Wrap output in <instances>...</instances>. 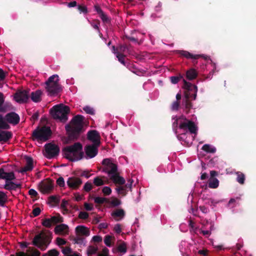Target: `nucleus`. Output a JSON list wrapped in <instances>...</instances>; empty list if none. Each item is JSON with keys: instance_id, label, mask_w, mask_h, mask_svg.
I'll list each match as a JSON object with an SVG mask.
<instances>
[{"instance_id": "obj_60", "label": "nucleus", "mask_w": 256, "mask_h": 256, "mask_svg": "<svg viewBox=\"0 0 256 256\" xmlns=\"http://www.w3.org/2000/svg\"><path fill=\"white\" fill-rule=\"evenodd\" d=\"M134 182V180L132 179H129L128 181V183L124 186V187L127 190V188L131 190L132 184Z\"/></svg>"}, {"instance_id": "obj_26", "label": "nucleus", "mask_w": 256, "mask_h": 256, "mask_svg": "<svg viewBox=\"0 0 256 256\" xmlns=\"http://www.w3.org/2000/svg\"><path fill=\"white\" fill-rule=\"evenodd\" d=\"M110 179L116 184L122 185L125 183L124 178L123 177L120 176L118 172L115 174L112 175L110 177Z\"/></svg>"}, {"instance_id": "obj_58", "label": "nucleus", "mask_w": 256, "mask_h": 256, "mask_svg": "<svg viewBox=\"0 0 256 256\" xmlns=\"http://www.w3.org/2000/svg\"><path fill=\"white\" fill-rule=\"evenodd\" d=\"M180 106V102L178 101H174L172 104V108L174 110H177Z\"/></svg>"}, {"instance_id": "obj_11", "label": "nucleus", "mask_w": 256, "mask_h": 256, "mask_svg": "<svg viewBox=\"0 0 256 256\" xmlns=\"http://www.w3.org/2000/svg\"><path fill=\"white\" fill-rule=\"evenodd\" d=\"M179 128L184 130L188 129L191 134H196L197 127L194 122L186 120L184 122H180Z\"/></svg>"}, {"instance_id": "obj_12", "label": "nucleus", "mask_w": 256, "mask_h": 256, "mask_svg": "<svg viewBox=\"0 0 256 256\" xmlns=\"http://www.w3.org/2000/svg\"><path fill=\"white\" fill-rule=\"evenodd\" d=\"M99 146L94 144L86 146L84 147V151L86 154V158L88 159L95 157L98 154Z\"/></svg>"}, {"instance_id": "obj_16", "label": "nucleus", "mask_w": 256, "mask_h": 256, "mask_svg": "<svg viewBox=\"0 0 256 256\" xmlns=\"http://www.w3.org/2000/svg\"><path fill=\"white\" fill-rule=\"evenodd\" d=\"M176 53L180 55V56L186 58L188 59H193L196 60L200 57H202V55L200 54H193L190 52L184 50H176Z\"/></svg>"}, {"instance_id": "obj_46", "label": "nucleus", "mask_w": 256, "mask_h": 256, "mask_svg": "<svg viewBox=\"0 0 256 256\" xmlns=\"http://www.w3.org/2000/svg\"><path fill=\"white\" fill-rule=\"evenodd\" d=\"M50 202L54 203L56 204H58L60 202V199L55 196H51L48 198Z\"/></svg>"}, {"instance_id": "obj_56", "label": "nucleus", "mask_w": 256, "mask_h": 256, "mask_svg": "<svg viewBox=\"0 0 256 256\" xmlns=\"http://www.w3.org/2000/svg\"><path fill=\"white\" fill-rule=\"evenodd\" d=\"M41 210L40 208L36 207L34 208L32 212L34 217L37 216L40 214Z\"/></svg>"}, {"instance_id": "obj_54", "label": "nucleus", "mask_w": 256, "mask_h": 256, "mask_svg": "<svg viewBox=\"0 0 256 256\" xmlns=\"http://www.w3.org/2000/svg\"><path fill=\"white\" fill-rule=\"evenodd\" d=\"M56 184L58 186H59L60 187H63L64 186L65 183L64 179L62 177H60L57 180H56Z\"/></svg>"}, {"instance_id": "obj_28", "label": "nucleus", "mask_w": 256, "mask_h": 256, "mask_svg": "<svg viewBox=\"0 0 256 256\" xmlns=\"http://www.w3.org/2000/svg\"><path fill=\"white\" fill-rule=\"evenodd\" d=\"M198 76V72L194 68H190L186 72V78L190 80L195 79Z\"/></svg>"}, {"instance_id": "obj_7", "label": "nucleus", "mask_w": 256, "mask_h": 256, "mask_svg": "<svg viewBox=\"0 0 256 256\" xmlns=\"http://www.w3.org/2000/svg\"><path fill=\"white\" fill-rule=\"evenodd\" d=\"M52 134V130L50 127L43 126L38 127L32 133V139L38 141H46Z\"/></svg>"}, {"instance_id": "obj_17", "label": "nucleus", "mask_w": 256, "mask_h": 256, "mask_svg": "<svg viewBox=\"0 0 256 256\" xmlns=\"http://www.w3.org/2000/svg\"><path fill=\"white\" fill-rule=\"evenodd\" d=\"M16 178L14 174L12 172H6L3 168H0V180H4L6 182L11 181Z\"/></svg>"}, {"instance_id": "obj_33", "label": "nucleus", "mask_w": 256, "mask_h": 256, "mask_svg": "<svg viewBox=\"0 0 256 256\" xmlns=\"http://www.w3.org/2000/svg\"><path fill=\"white\" fill-rule=\"evenodd\" d=\"M170 82L172 84H178L180 80H182L184 82V76L181 74H179L178 76H172L170 78Z\"/></svg>"}, {"instance_id": "obj_20", "label": "nucleus", "mask_w": 256, "mask_h": 256, "mask_svg": "<svg viewBox=\"0 0 256 256\" xmlns=\"http://www.w3.org/2000/svg\"><path fill=\"white\" fill-rule=\"evenodd\" d=\"M54 188L52 182H41L40 184V189L42 192L49 193Z\"/></svg>"}, {"instance_id": "obj_5", "label": "nucleus", "mask_w": 256, "mask_h": 256, "mask_svg": "<svg viewBox=\"0 0 256 256\" xmlns=\"http://www.w3.org/2000/svg\"><path fill=\"white\" fill-rule=\"evenodd\" d=\"M48 234L43 231L36 235L32 240V244L37 246L41 250H45L51 242L52 239V233L48 232Z\"/></svg>"}, {"instance_id": "obj_15", "label": "nucleus", "mask_w": 256, "mask_h": 256, "mask_svg": "<svg viewBox=\"0 0 256 256\" xmlns=\"http://www.w3.org/2000/svg\"><path fill=\"white\" fill-rule=\"evenodd\" d=\"M5 120L8 123L16 125L20 122V118L19 116L14 112L8 113L5 116Z\"/></svg>"}, {"instance_id": "obj_18", "label": "nucleus", "mask_w": 256, "mask_h": 256, "mask_svg": "<svg viewBox=\"0 0 256 256\" xmlns=\"http://www.w3.org/2000/svg\"><path fill=\"white\" fill-rule=\"evenodd\" d=\"M26 165L22 168V172H24L28 171H31L34 168V161L32 158L28 156H25Z\"/></svg>"}, {"instance_id": "obj_31", "label": "nucleus", "mask_w": 256, "mask_h": 256, "mask_svg": "<svg viewBox=\"0 0 256 256\" xmlns=\"http://www.w3.org/2000/svg\"><path fill=\"white\" fill-rule=\"evenodd\" d=\"M236 174L237 176L236 181L240 184H244L246 180L245 175L240 172H237Z\"/></svg>"}, {"instance_id": "obj_55", "label": "nucleus", "mask_w": 256, "mask_h": 256, "mask_svg": "<svg viewBox=\"0 0 256 256\" xmlns=\"http://www.w3.org/2000/svg\"><path fill=\"white\" fill-rule=\"evenodd\" d=\"M68 204V201L64 199L62 200L60 205L61 208H62L63 210L65 211L66 212H67L68 211L67 208H66V206Z\"/></svg>"}, {"instance_id": "obj_61", "label": "nucleus", "mask_w": 256, "mask_h": 256, "mask_svg": "<svg viewBox=\"0 0 256 256\" xmlns=\"http://www.w3.org/2000/svg\"><path fill=\"white\" fill-rule=\"evenodd\" d=\"M6 72H4L2 68H0V80H3L5 79Z\"/></svg>"}, {"instance_id": "obj_51", "label": "nucleus", "mask_w": 256, "mask_h": 256, "mask_svg": "<svg viewBox=\"0 0 256 256\" xmlns=\"http://www.w3.org/2000/svg\"><path fill=\"white\" fill-rule=\"evenodd\" d=\"M78 9L80 13L86 14L88 12L87 8L84 5H78Z\"/></svg>"}, {"instance_id": "obj_30", "label": "nucleus", "mask_w": 256, "mask_h": 256, "mask_svg": "<svg viewBox=\"0 0 256 256\" xmlns=\"http://www.w3.org/2000/svg\"><path fill=\"white\" fill-rule=\"evenodd\" d=\"M74 174L77 176L85 177L86 178H89L91 176V174L89 173V171L82 170H76Z\"/></svg>"}, {"instance_id": "obj_22", "label": "nucleus", "mask_w": 256, "mask_h": 256, "mask_svg": "<svg viewBox=\"0 0 256 256\" xmlns=\"http://www.w3.org/2000/svg\"><path fill=\"white\" fill-rule=\"evenodd\" d=\"M116 58L118 59V60L124 66H126L128 68L129 70H130V67L132 66V65L131 64L128 60H125V55H124L123 54H120L119 52H118L116 53Z\"/></svg>"}, {"instance_id": "obj_10", "label": "nucleus", "mask_w": 256, "mask_h": 256, "mask_svg": "<svg viewBox=\"0 0 256 256\" xmlns=\"http://www.w3.org/2000/svg\"><path fill=\"white\" fill-rule=\"evenodd\" d=\"M30 90H18L14 94L15 100L20 104L26 102L29 99Z\"/></svg>"}, {"instance_id": "obj_23", "label": "nucleus", "mask_w": 256, "mask_h": 256, "mask_svg": "<svg viewBox=\"0 0 256 256\" xmlns=\"http://www.w3.org/2000/svg\"><path fill=\"white\" fill-rule=\"evenodd\" d=\"M12 134L11 132L1 131L0 132V142H6L12 138Z\"/></svg>"}, {"instance_id": "obj_24", "label": "nucleus", "mask_w": 256, "mask_h": 256, "mask_svg": "<svg viewBox=\"0 0 256 256\" xmlns=\"http://www.w3.org/2000/svg\"><path fill=\"white\" fill-rule=\"evenodd\" d=\"M125 216V212L122 209H117L112 212V216L118 221L122 219Z\"/></svg>"}, {"instance_id": "obj_14", "label": "nucleus", "mask_w": 256, "mask_h": 256, "mask_svg": "<svg viewBox=\"0 0 256 256\" xmlns=\"http://www.w3.org/2000/svg\"><path fill=\"white\" fill-rule=\"evenodd\" d=\"M66 183L70 188L76 190L82 184V180L78 178L72 176L68 178Z\"/></svg>"}, {"instance_id": "obj_3", "label": "nucleus", "mask_w": 256, "mask_h": 256, "mask_svg": "<svg viewBox=\"0 0 256 256\" xmlns=\"http://www.w3.org/2000/svg\"><path fill=\"white\" fill-rule=\"evenodd\" d=\"M183 88L186 90L184 92V106L187 112H189L192 107V104L190 99L192 98L196 100L198 92V88L196 85L192 84L190 82H188L186 80H184Z\"/></svg>"}, {"instance_id": "obj_8", "label": "nucleus", "mask_w": 256, "mask_h": 256, "mask_svg": "<svg viewBox=\"0 0 256 256\" xmlns=\"http://www.w3.org/2000/svg\"><path fill=\"white\" fill-rule=\"evenodd\" d=\"M102 164L104 166L102 171L107 173L110 177L112 175L115 174L118 172L117 165L112 163L110 159H104L102 162Z\"/></svg>"}, {"instance_id": "obj_35", "label": "nucleus", "mask_w": 256, "mask_h": 256, "mask_svg": "<svg viewBox=\"0 0 256 256\" xmlns=\"http://www.w3.org/2000/svg\"><path fill=\"white\" fill-rule=\"evenodd\" d=\"M203 150L208 153H214L216 152V148L214 147H211L210 144H204L202 148Z\"/></svg>"}, {"instance_id": "obj_45", "label": "nucleus", "mask_w": 256, "mask_h": 256, "mask_svg": "<svg viewBox=\"0 0 256 256\" xmlns=\"http://www.w3.org/2000/svg\"><path fill=\"white\" fill-rule=\"evenodd\" d=\"M98 250V248L92 246H89L88 248V255H92L96 253Z\"/></svg>"}, {"instance_id": "obj_53", "label": "nucleus", "mask_w": 256, "mask_h": 256, "mask_svg": "<svg viewBox=\"0 0 256 256\" xmlns=\"http://www.w3.org/2000/svg\"><path fill=\"white\" fill-rule=\"evenodd\" d=\"M102 192L105 196H108L112 192L111 188L108 186H104L102 188Z\"/></svg>"}, {"instance_id": "obj_37", "label": "nucleus", "mask_w": 256, "mask_h": 256, "mask_svg": "<svg viewBox=\"0 0 256 256\" xmlns=\"http://www.w3.org/2000/svg\"><path fill=\"white\" fill-rule=\"evenodd\" d=\"M59 252L56 249L49 250L46 253L44 254L42 256H58Z\"/></svg>"}, {"instance_id": "obj_62", "label": "nucleus", "mask_w": 256, "mask_h": 256, "mask_svg": "<svg viewBox=\"0 0 256 256\" xmlns=\"http://www.w3.org/2000/svg\"><path fill=\"white\" fill-rule=\"evenodd\" d=\"M28 194L32 197H36L38 195L37 192L34 189H30L28 191Z\"/></svg>"}, {"instance_id": "obj_38", "label": "nucleus", "mask_w": 256, "mask_h": 256, "mask_svg": "<svg viewBox=\"0 0 256 256\" xmlns=\"http://www.w3.org/2000/svg\"><path fill=\"white\" fill-rule=\"evenodd\" d=\"M84 236L76 234V236L74 238L73 240L76 244H82L84 243Z\"/></svg>"}, {"instance_id": "obj_64", "label": "nucleus", "mask_w": 256, "mask_h": 256, "mask_svg": "<svg viewBox=\"0 0 256 256\" xmlns=\"http://www.w3.org/2000/svg\"><path fill=\"white\" fill-rule=\"evenodd\" d=\"M108 250L107 248H104L102 250V253L99 254L98 256H108Z\"/></svg>"}, {"instance_id": "obj_9", "label": "nucleus", "mask_w": 256, "mask_h": 256, "mask_svg": "<svg viewBox=\"0 0 256 256\" xmlns=\"http://www.w3.org/2000/svg\"><path fill=\"white\" fill-rule=\"evenodd\" d=\"M45 156L49 159L54 158L58 156L60 152L58 146L50 142L44 145Z\"/></svg>"}, {"instance_id": "obj_32", "label": "nucleus", "mask_w": 256, "mask_h": 256, "mask_svg": "<svg viewBox=\"0 0 256 256\" xmlns=\"http://www.w3.org/2000/svg\"><path fill=\"white\" fill-rule=\"evenodd\" d=\"M8 202V196L6 194L2 191H0V206H4L6 203Z\"/></svg>"}, {"instance_id": "obj_6", "label": "nucleus", "mask_w": 256, "mask_h": 256, "mask_svg": "<svg viewBox=\"0 0 256 256\" xmlns=\"http://www.w3.org/2000/svg\"><path fill=\"white\" fill-rule=\"evenodd\" d=\"M58 76L54 74L46 82V89L50 96H54L60 92L61 88L58 84Z\"/></svg>"}, {"instance_id": "obj_43", "label": "nucleus", "mask_w": 256, "mask_h": 256, "mask_svg": "<svg viewBox=\"0 0 256 256\" xmlns=\"http://www.w3.org/2000/svg\"><path fill=\"white\" fill-rule=\"evenodd\" d=\"M99 16L104 22L107 24L110 22V18L104 12L100 14Z\"/></svg>"}, {"instance_id": "obj_44", "label": "nucleus", "mask_w": 256, "mask_h": 256, "mask_svg": "<svg viewBox=\"0 0 256 256\" xmlns=\"http://www.w3.org/2000/svg\"><path fill=\"white\" fill-rule=\"evenodd\" d=\"M118 192L120 194H122V196H126L128 192L124 186H120L116 188Z\"/></svg>"}, {"instance_id": "obj_42", "label": "nucleus", "mask_w": 256, "mask_h": 256, "mask_svg": "<svg viewBox=\"0 0 256 256\" xmlns=\"http://www.w3.org/2000/svg\"><path fill=\"white\" fill-rule=\"evenodd\" d=\"M42 224L47 228H50L52 226V224L50 218H44L42 220Z\"/></svg>"}, {"instance_id": "obj_36", "label": "nucleus", "mask_w": 256, "mask_h": 256, "mask_svg": "<svg viewBox=\"0 0 256 256\" xmlns=\"http://www.w3.org/2000/svg\"><path fill=\"white\" fill-rule=\"evenodd\" d=\"M10 126L4 121L2 115L0 114V128L7 130L10 128Z\"/></svg>"}, {"instance_id": "obj_29", "label": "nucleus", "mask_w": 256, "mask_h": 256, "mask_svg": "<svg viewBox=\"0 0 256 256\" xmlns=\"http://www.w3.org/2000/svg\"><path fill=\"white\" fill-rule=\"evenodd\" d=\"M208 186L210 188H216L219 186V180L215 178H210L208 180Z\"/></svg>"}, {"instance_id": "obj_57", "label": "nucleus", "mask_w": 256, "mask_h": 256, "mask_svg": "<svg viewBox=\"0 0 256 256\" xmlns=\"http://www.w3.org/2000/svg\"><path fill=\"white\" fill-rule=\"evenodd\" d=\"M121 202L120 200L118 199L115 198L112 200L110 202V204L114 206H118L120 204Z\"/></svg>"}, {"instance_id": "obj_25", "label": "nucleus", "mask_w": 256, "mask_h": 256, "mask_svg": "<svg viewBox=\"0 0 256 256\" xmlns=\"http://www.w3.org/2000/svg\"><path fill=\"white\" fill-rule=\"evenodd\" d=\"M42 92L40 90H36L31 92L30 96L31 100L34 102H38L42 100L41 96Z\"/></svg>"}, {"instance_id": "obj_27", "label": "nucleus", "mask_w": 256, "mask_h": 256, "mask_svg": "<svg viewBox=\"0 0 256 256\" xmlns=\"http://www.w3.org/2000/svg\"><path fill=\"white\" fill-rule=\"evenodd\" d=\"M21 188V184H16L11 181L6 182L4 188L8 190H16Z\"/></svg>"}, {"instance_id": "obj_39", "label": "nucleus", "mask_w": 256, "mask_h": 256, "mask_svg": "<svg viewBox=\"0 0 256 256\" xmlns=\"http://www.w3.org/2000/svg\"><path fill=\"white\" fill-rule=\"evenodd\" d=\"M116 50H118V52L120 54H123L126 51H127L128 52L129 51L128 46L126 44L120 45V46L116 48Z\"/></svg>"}, {"instance_id": "obj_1", "label": "nucleus", "mask_w": 256, "mask_h": 256, "mask_svg": "<svg viewBox=\"0 0 256 256\" xmlns=\"http://www.w3.org/2000/svg\"><path fill=\"white\" fill-rule=\"evenodd\" d=\"M84 116L78 114L74 116L69 122L65 126L68 139L70 140L75 141L84 132Z\"/></svg>"}, {"instance_id": "obj_50", "label": "nucleus", "mask_w": 256, "mask_h": 256, "mask_svg": "<svg viewBox=\"0 0 256 256\" xmlns=\"http://www.w3.org/2000/svg\"><path fill=\"white\" fill-rule=\"evenodd\" d=\"M111 238L112 237L109 235H106L104 237V242L106 245L108 246H111Z\"/></svg>"}, {"instance_id": "obj_63", "label": "nucleus", "mask_w": 256, "mask_h": 256, "mask_svg": "<svg viewBox=\"0 0 256 256\" xmlns=\"http://www.w3.org/2000/svg\"><path fill=\"white\" fill-rule=\"evenodd\" d=\"M56 241L58 244L59 246L64 245L66 244V241L62 238H56Z\"/></svg>"}, {"instance_id": "obj_21", "label": "nucleus", "mask_w": 256, "mask_h": 256, "mask_svg": "<svg viewBox=\"0 0 256 256\" xmlns=\"http://www.w3.org/2000/svg\"><path fill=\"white\" fill-rule=\"evenodd\" d=\"M54 231L56 234H66L68 231V226L65 224H60L55 227Z\"/></svg>"}, {"instance_id": "obj_59", "label": "nucleus", "mask_w": 256, "mask_h": 256, "mask_svg": "<svg viewBox=\"0 0 256 256\" xmlns=\"http://www.w3.org/2000/svg\"><path fill=\"white\" fill-rule=\"evenodd\" d=\"M199 208L204 214H208L210 212L208 208L204 206H200Z\"/></svg>"}, {"instance_id": "obj_34", "label": "nucleus", "mask_w": 256, "mask_h": 256, "mask_svg": "<svg viewBox=\"0 0 256 256\" xmlns=\"http://www.w3.org/2000/svg\"><path fill=\"white\" fill-rule=\"evenodd\" d=\"M52 224H56L63 222V218L60 214L58 216H52L50 218Z\"/></svg>"}, {"instance_id": "obj_48", "label": "nucleus", "mask_w": 256, "mask_h": 256, "mask_svg": "<svg viewBox=\"0 0 256 256\" xmlns=\"http://www.w3.org/2000/svg\"><path fill=\"white\" fill-rule=\"evenodd\" d=\"M92 188V184L89 182H86L84 186V190L86 192H89Z\"/></svg>"}, {"instance_id": "obj_2", "label": "nucleus", "mask_w": 256, "mask_h": 256, "mask_svg": "<svg viewBox=\"0 0 256 256\" xmlns=\"http://www.w3.org/2000/svg\"><path fill=\"white\" fill-rule=\"evenodd\" d=\"M82 146L80 142L64 147L62 149L64 157L70 162L80 160L84 158V154L82 151Z\"/></svg>"}, {"instance_id": "obj_41", "label": "nucleus", "mask_w": 256, "mask_h": 256, "mask_svg": "<svg viewBox=\"0 0 256 256\" xmlns=\"http://www.w3.org/2000/svg\"><path fill=\"white\" fill-rule=\"evenodd\" d=\"M117 250L120 252L124 254L126 252V246L124 242L120 244L117 248Z\"/></svg>"}, {"instance_id": "obj_4", "label": "nucleus", "mask_w": 256, "mask_h": 256, "mask_svg": "<svg viewBox=\"0 0 256 256\" xmlns=\"http://www.w3.org/2000/svg\"><path fill=\"white\" fill-rule=\"evenodd\" d=\"M70 112L69 106L62 104L56 105L50 110L52 116L54 119L58 120L62 122H66L68 120V115Z\"/></svg>"}, {"instance_id": "obj_19", "label": "nucleus", "mask_w": 256, "mask_h": 256, "mask_svg": "<svg viewBox=\"0 0 256 256\" xmlns=\"http://www.w3.org/2000/svg\"><path fill=\"white\" fill-rule=\"evenodd\" d=\"M76 234L80 235L84 237L88 236L90 234V231L89 229L82 225L78 226L75 229Z\"/></svg>"}, {"instance_id": "obj_52", "label": "nucleus", "mask_w": 256, "mask_h": 256, "mask_svg": "<svg viewBox=\"0 0 256 256\" xmlns=\"http://www.w3.org/2000/svg\"><path fill=\"white\" fill-rule=\"evenodd\" d=\"M88 217V214L85 212H80L78 214V218L80 219L86 220Z\"/></svg>"}, {"instance_id": "obj_40", "label": "nucleus", "mask_w": 256, "mask_h": 256, "mask_svg": "<svg viewBox=\"0 0 256 256\" xmlns=\"http://www.w3.org/2000/svg\"><path fill=\"white\" fill-rule=\"evenodd\" d=\"M94 184L96 186H98L104 185V182L99 176H96L94 179Z\"/></svg>"}, {"instance_id": "obj_47", "label": "nucleus", "mask_w": 256, "mask_h": 256, "mask_svg": "<svg viewBox=\"0 0 256 256\" xmlns=\"http://www.w3.org/2000/svg\"><path fill=\"white\" fill-rule=\"evenodd\" d=\"M107 201L106 198L97 196L94 198V202L98 204H102Z\"/></svg>"}, {"instance_id": "obj_13", "label": "nucleus", "mask_w": 256, "mask_h": 256, "mask_svg": "<svg viewBox=\"0 0 256 256\" xmlns=\"http://www.w3.org/2000/svg\"><path fill=\"white\" fill-rule=\"evenodd\" d=\"M88 139L92 142V144L97 146H100V136L98 132L96 130H91L88 132L87 134Z\"/></svg>"}, {"instance_id": "obj_49", "label": "nucleus", "mask_w": 256, "mask_h": 256, "mask_svg": "<svg viewBox=\"0 0 256 256\" xmlns=\"http://www.w3.org/2000/svg\"><path fill=\"white\" fill-rule=\"evenodd\" d=\"M83 110L88 114H94L93 108L89 106L84 107Z\"/></svg>"}]
</instances>
